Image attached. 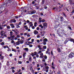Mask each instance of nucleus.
I'll list each match as a JSON object with an SVG mask.
<instances>
[{
    "instance_id": "26",
    "label": "nucleus",
    "mask_w": 74,
    "mask_h": 74,
    "mask_svg": "<svg viewBox=\"0 0 74 74\" xmlns=\"http://www.w3.org/2000/svg\"><path fill=\"white\" fill-rule=\"evenodd\" d=\"M62 14H63V15H64V16L65 17H66V14H65V13H64V12H63Z\"/></svg>"
},
{
    "instance_id": "25",
    "label": "nucleus",
    "mask_w": 74,
    "mask_h": 74,
    "mask_svg": "<svg viewBox=\"0 0 74 74\" xmlns=\"http://www.w3.org/2000/svg\"><path fill=\"white\" fill-rule=\"evenodd\" d=\"M12 51H14V52H16V49H12Z\"/></svg>"
},
{
    "instance_id": "18",
    "label": "nucleus",
    "mask_w": 74,
    "mask_h": 74,
    "mask_svg": "<svg viewBox=\"0 0 74 74\" xmlns=\"http://www.w3.org/2000/svg\"><path fill=\"white\" fill-rule=\"evenodd\" d=\"M10 28H11V27H10V26L9 25H8L7 26V29H10Z\"/></svg>"
},
{
    "instance_id": "45",
    "label": "nucleus",
    "mask_w": 74,
    "mask_h": 74,
    "mask_svg": "<svg viewBox=\"0 0 74 74\" xmlns=\"http://www.w3.org/2000/svg\"><path fill=\"white\" fill-rule=\"evenodd\" d=\"M13 33V32H12V31H10V34H12Z\"/></svg>"
},
{
    "instance_id": "40",
    "label": "nucleus",
    "mask_w": 74,
    "mask_h": 74,
    "mask_svg": "<svg viewBox=\"0 0 74 74\" xmlns=\"http://www.w3.org/2000/svg\"><path fill=\"white\" fill-rule=\"evenodd\" d=\"M40 66H41V67H44V64H41L40 65Z\"/></svg>"
},
{
    "instance_id": "14",
    "label": "nucleus",
    "mask_w": 74,
    "mask_h": 74,
    "mask_svg": "<svg viewBox=\"0 0 74 74\" xmlns=\"http://www.w3.org/2000/svg\"><path fill=\"white\" fill-rule=\"evenodd\" d=\"M30 70H33V68H32V65H30Z\"/></svg>"
},
{
    "instance_id": "8",
    "label": "nucleus",
    "mask_w": 74,
    "mask_h": 74,
    "mask_svg": "<svg viewBox=\"0 0 74 74\" xmlns=\"http://www.w3.org/2000/svg\"><path fill=\"white\" fill-rule=\"evenodd\" d=\"M34 34H37L38 33V32L37 31H36V30H35L34 31Z\"/></svg>"
},
{
    "instance_id": "2",
    "label": "nucleus",
    "mask_w": 74,
    "mask_h": 74,
    "mask_svg": "<svg viewBox=\"0 0 74 74\" xmlns=\"http://www.w3.org/2000/svg\"><path fill=\"white\" fill-rule=\"evenodd\" d=\"M43 44L44 45H46L47 44V43H46V42H47L48 41V39H47L45 38L43 40Z\"/></svg>"
},
{
    "instance_id": "42",
    "label": "nucleus",
    "mask_w": 74,
    "mask_h": 74,
    "mask_svg": "<svg viewBox=\"0 0 74 74\" xmlns=\"http://www.w3.org/2000/svg\"><path fill=\"white\" fill-rule=\"evenodd\" d=\"M16 37L17 38H19L20 37V35H17Z\"/></svg>"
},
{
    "instance_id": "3",
    "label": "nucleus",
    "mask_w": 74,
    "mask_h": 74,
    "mask_svg": "<svg viewBox=\"0 0 74 74\" xmlns=\"http://www.w3.org/2000/svg\"><path fill=\"white\" fill-rule=\"evenodd\" d=\"M43 25V27H44V29H47L48 24L46 23V22H45L44 23Z\"/></svg>"
},
{
    "instance_id": "29",
    "label": "nucleus",
    "mask_w": 74,
    "mask_h": 74,
    "mask_svg": "<svg viewBox=\"0 0 74 74\" xmlns=\"http://www.w3.org/2000/svg\"><path fill=\"white\" fill-rule=\"evenodd\" d=\"M34 56H36V55L37 54V52L36 51L34 53Z\"/></svg>"
},
{
    "instance_id": "56",
    "label": "nucleus",
    "mask_w": 74,
    "mask_h": 74,
    "mask_svg": "<svg viewBox=\"0 0 74 74\" xmlns=\"http://www.w3.org/2000/svg\"><path fill=\"white\" fill-rule=\"evenodd\" d=\"M38 52H39V53H40L42 52V51H39Z\"/></svg>"
},
{
    "instance_id": "27",
    "label": "nucleus",
    "mask_w": 74,
    "mask_h": 74,
    "mask_svg": "<svg viewBox=\"0 0 74 74\" xmlns=\"http://www.w3.org/2000/svg\"><path fill=\"white\" fill-rule=\"evenodd\" d=\"M45 68L46 69H49V67L48 66H46L45 67Z\"/></svg>"
},
{
    "instance_id": "33",
    "label": "nucleus",
    "mask_w": 74,
    "mask_h": 74,
    "mask_svg": "<svg viewBox=\"0 0 74 74\" xmlns=\"http://www.w3.org/2000/svg\"><path fill=\"white\" fill-rule=\"evenodd\" d=\"M7 65L8 66H10V64H9V62H8L7 63Z\"/></svg>"
},
{
    "instance_id": "22",
    "label": "nucleus",
    "mask_w": 74,
    "mask_h": 74,
    "mask_svg": "<svg viewBox=\"0 0 74 74\" xmlns=\"http://www.w3.org/2000/svg\"><path fill=\"white\" fill-rule=\"evenodd\" d=\"M43 48L44 49H47V47H46V46H44L43 47Z\"/></svg>"
},
{
    "instance_id": "23",
    "label": "nucleus",
    "mask_w": 74,
    "mask_h": 74,
    "mask_svg": "<svg viewBox=\"0 0 74 74\" xmlns=\"http://www.w3.org/2000/svg\"><path fill=\"white\" fill-rule=\"evenodd\" d=\"M44 2H45V1L44 0H42V4H44Z\"/></svg>"
},
{
    "instance_id": "31",
    "label": "nucleus",
    "mask_w": 74,
    "mask_h": 74,
    "mask_svg": "<svg viewBox=\"0 0 74 74\" xmlns=\"http://www.w3.org/2000/svg\"><path fill=\"white\" fill-rule=\"evenodd\" d=\"M12 1L11 0H8V1L9 3H10Z\"/></svg>"
},
{
    "instance_id": "48",
    "label": "nucleus",
    "mask_w": 74,
    "mask_h": 74,
    "mask_svg": "<svg viewBox=\"0 0 74 74\" xmlns=\"http://www.w3.org/2000/svg\"><path fill=\"white\" fill-rule=\"evenodd\" d=\"M33 59H35V60H36V57L34 56Z\"/></svg>"
},
{
    "instance_id": "54",
    "label": "nucleus",
    "mask_w": 74,
    "mask_h": 74,
    "mask_svg": "<svg viewBox=\"0 0 74 74\" xmlns=\"http://www.w3.org/2000/svg\"><path fill=\"white\" fill-rule=\"evenodd\" d=\"M36 57H37V58H38V57H39V56L38 55V54H36Z\"/></svg>"
},
{
    "instance_id": "11",
    "label": "nucleus",
    "mask_w": 74,
    "mask_h": 74,
    "mask_svg": "<svg viewBox=\"0 0 74 74\" xmlns=\"http://www.w3.org/2000/svg\"><path fill=\"white\" fill-rule=\"evenodd\" d=\"M26 53H24L23 55V57L25 58V56H26Z\"/></svg>"
},
{
    "instance_id": "63",
    "label": "nucleus",
    "mask_w": 74,
    "mask_h": 74,
    "mask_svg": "<svg viewBox=\"0 0 74 74\" xmlns=\"http://www.w3.org/2000/svg\"><path fill=\"white\" fill-rule=\"evenodd\" d=\"M24 36H26L27 35V34L26 33H25L24 34Z\"/></svg>"
},
{
    "instance_id": "55",
    "label": "nucleus",
    "mask_w": 74,
    "mask_h": 74,
    "mask_svg": "<svg viewBox=\"0 0 74 74\" xmlns=\"http://www.w3.org/2000/svg\"><path fill=\"white\" fill-rule=\"evenodd\" d=\"M29 47H33V45H29Z\"/></svg>"
},
{
    "instance_id": "13",
    "label": "nucleus",
    "mask_w": 74,
    "mask_h": 74,
    "mask_svg": "<svg viewBox=\"0 0 74 74\" xmlns=\"http://www.w3.org/2000/svg\"><path fill=\"white\" fill-rule=\"evenodd\" d=\"M32 57H30L28 59V61H29V62H32Z\"/></svg>"
},
{
    "instance_id": "28",
    "label": "nucleus",
    "mask_w": 74,
    "mask_h": 74,
    "mask_svg": "<svg viewBox=\"0 0 74 74\" xmlns=\"http://www.w3.org/2000/svg\"><path fill=\"white\" fill-rule=\"evenodd\" d=\"M14 42H15V41L14 40H12L11 42V43H12V44H13Z\"/></svg>"
},
{
    "instance_id": "46",
    "label": "nucleus",
    "mask_w": 74,
    "mask_h": 74,
    "mask_svg": "<svg viewBox=\"0 0 74 74\" xmlns=\"http://www.w3.org/2000/svg\"><path fill=\"white\" fill-rule=\"evenodd\" d=\"M40 55H41V56H44V55H43V53H42L40 54Z\"/></svg>"
},
{
    "instance_id": "50",
    "label": "nucleus",
    "mask_w": 74,
    "mask_h": 74,
    "mask_svg": "<svg viewBox=\"0 0 74 74\" xmlns=\"http://www.w3.org/2000/svg\"><path fill=\"white\" fill-rule=\"evenodd\" d=\"M1 36H4V34H0Z\"/></svg>"
},
{
    "instance_id": "21",
    "label": "nucleus",
    "mask_w": 74,
    "mask_h": 74,
    "mask_svg": "<svg viewBox=\"0 0 74 74\" xmlns=\"http://www.w3.org/2000/svg\"><path fill=\"white\" fill-rule=\"evenodd\" d=\"M0 58L1 60H3V59H4V57L3 56H2L0 57Z\"/></svg>"
},
{
    "instance_id": "62",
    "label": "nucleus",
    "mask_w": 74,
    "mask_h": 74,
    "mask_svg": "<svg viewBox=\"0 0 74 74\" xmlns=\"http://www.w3.org/2000/svg\"><path fill=\"white\" fill-rule=\"evenodd\" d=\"M46 73H48V69H47L46 70Z\"/></svg>"
},
{
    "instance_id": "34",
    "label": "nucleus",
    "mask_w": 74,
    "mask_h": 74,
    "mask_svg": "<svg viewBox=\"0 0 74 74\" xmlns=\"http://www.w3.org/2000/svg\"><path fill=\"white\" fill-rule=\"evenodd\" d=\"M4 33V31L1 30V32L0 34H3Z\"/></svg>"
},
{
    "instance_id": "35",
    "label": "nucleus",
    "mask_w": 74,
    "mask_h": 74,
    "mask_svg": "<svg viewBox=\"0 0 74 74\" xmlns=\"http://www.w3.org/2000/svg\"><path fill=\"white\" fill-rule=\"evenodd\" d=\"M58 7H56V8H53V10H55V9H58Z\"/></svg>"
},
{
    "instance_id": "51",
    "label": "nucleus",
    "mask_w": 74,
    "mask_h": 74,
    "mask_svg": "<svg viewBox=\"0 0 74 74\" xmlns=\"http://www.w3.org/2000/svg\"><path fill=\"white\" fill-rule=\"evenodd\" d=\"M40 56V58H43V56Z\"/></svg>"
},
{
    "instance_id": "36",
    "label": "nucleus",
    "mask_w": 74,
    "mask_h": 74,
    "mask_svg": "<svg viewBox=\"0 0 74 74\" xmlns=\"http://www.w3.org/2000/svg\"><path fill=\"white\" fill-rule=\"evenodd\" d=\"M31 55L32 56V57H33L34 56V53H31Z\"/></svg>"
},
{
    "instance_id": "15",
    "label": "nucleus",
    "mask_w": 74,
    "mask_h": 74,
    "mask_svg": "<svg viewBox=\"0 0 74 74\" xmlns=\"http://www.w3.org/2000/svg\"><path fill=\"white\" fill-rule=\"evenodd\" d=\"M42 18H39V22L40 23H41V22H42V20H41Z\"/></svg>"
},
{
    "instance_id": "4",
    "label": "nucleus",
    "mask_w": 74,
    "mask_h": 74,
    "mask_svg": "<svg viewBox=\"0 0 74 74\" xmlns=\"http://www.w3.org/2000/svg\"><path fill=\"white\" fill-rule=\"evenodd\" d=\"M68 41H70V38H67L64 41V44H67V42H68Z\"/></svg>"
},
{
    "instance_id": "59",
    "label": "nucleus",
    "mask_w": 74,
    "mask_h": 74,
    "mask_svg": "<svg viewBox=\"0 0 74 74\" xmlns=\"http://www.w3.org/2000/svg\"><path fill=\"white\" fill-rule=\"evenodd\" d=\"M3 41V39H0V42H1Z\"/></svg>"
},
{
    "instance_id": "16",
    "label": "nucleus",
    "mask_w": 74,
    "mask_h": 74,
    "mask_svg": "<svg viewBox=\"0 0 74 74\" xmlns=\"http://www.w3.org/2000/svg\"><path fill=\"white\" fill-rule=\"evenodd\" d=\"M19 41L20 42V44H23V43L24 41L23 40H21Z\"/></svg>"
},
{
    "instance_id": "19",
    "label": "nucleus",
    "mask_w": 74,
    "mask_h": 74,
    "mask_svg": "<svg viewBox=\"0 0 74 74\" xmlns=\"http://www.w3.org/2000/svg\"><path fill=\"white\" fill-rule=\"evenodd\" d=\"M32 22H30L29 23V25H30V26H33V24H32Z\"/></svg>"
},
{
    "instance_id": "38",
    "label": "nucleus",
    "mask_w": 74,
    "mask_h": 74,
    "mask_svg": "<svg viewBox=\"0 0 74 74\" xmlns=\"http://www.w3.org/2000/svg\"><path fill=\"white\" fill-rule=\"evenodd\" d=\"M18 63H19V64H22V62L20 61H18Z\"/></svg>"
},
{
    "instance_id": "9",
    "label": "nucleus",
    "mask_w": 74,
    "mask_h": 74,
    "mask_svg": "<svg viewBox=\"0 0 74 74\" xmlns=\"http://www.w3.org/2000/svg\"><path fill=\"white\" fill-rule=\"evenodd\" d=\"M20 44V42L18 41L16 42V45H19Z\"/></svg>"
},
{
    "instance_id": "41",
    "label": "nucleus",
    "mask_w": 74,
    "mask_h": 74,
    "mask_svg": "<svg viewBox=\"0 0 74 74\" xmlns=\"http://www.w3.org/2000/svg\"><path fill=\"white\" fill-rule=\"evenodd\" d=\"M35 7L36 8V9H37V10L39 8V7H38V6H35Z\"/></svg>"
},
{
    "instance_id": "60",
    "label": "nucleus",
    "mask_w": 74,
    "mask_h": 74,
    "mask_svg": "<svg viewBox=\"0 0 74 74\" xmlns=\"http://www.w3.org/2000/svg\"><path fill=\"white\" fill-rule=\"evenodd\" d=\"M68 28H69V29H70V30H71V27H68Z\"/></svg>"
},
{
    "instance_id": "10",
    "label": "nucleus",
    "mask_w": 74,
    "mask_h": 74,
    "mask_svg": "<svg viewBox=\"0 0 74 74\" xmlns=\"http://www.w3.org/2000/svg\"><path fill=\"white\" fill-rule=\"evenodd\" d=\"M38 16L36 14L33 15L32 16V18H36V17H38Z\"/></svg>"
},
{
    "instance_id": "52",
    "label": "nucleus",
    "mask_w": 74,
    "mask_h": 74,
    "mask_svg": "<svg viewBox=\"0 0 74 74\" xmlns=\"http://www.w3.org/2000/svg\"><path fill=\"white\" fill-rule=\"evenodd\" d=\"M10 56V57H11V56H12V53H10V55H9Z\"/></svg>"
},
{
    "instance_id": "39",
    "label": "nucleus",
    "mask_w": 74,
    "mask_h": 74,
    "mask_svg": "<svg viewBox=\"0 0 74 74\" xmlns=\"http://www.w3.org/2000/svg\"><path fill=\"white\" fill-rule=\"evenodd\" d=\"M11 69H12V70H13L14 69H15V67L14 66H13V67H11Z\"/></svg>"
},
{
    "instance_id": "53",
    "label": "nucleus",
    "mask_w": 74,
    "mask_h": 74,
    "mask_svg": "<svg viewBox=\"0 0 74 74\" xmlns=\"http://www.w3.org/2000/svg\"><path fill=\"white\" fill-rule=\"evenodd\" d=\"M27 27V25H24V28H26V27Z\"/></svg>"
},
{
    "instance_id": "32",
    "label": "nucleus",
    "mask_w": 74,
    "mask_h": 74,
    "mask_svg": "<svg viewBox=\"0 0 74 74\" xmlns=\"http://www.w3.org/2000/svg\"><path fill=\"white\" fill-rule=\"evenodd\" d=\"M42 22H45V20L44 19H42Z\"/></svg>"
},
{
    "instance_id": "20",
    "label": "nucleus",
    "mask_w": 74,
    "mask_h": 74,
    "mask_svg": "<svg viewBox=\"0 0 74 74\" xmlns=\"http://www.w3.org/2000/svg\"><path fill=\"white\" fill-rule=\"evenodd\" d=\"M0 45H5V44L3 42H2L1 43Z\"/></svg>"
},
{
    "instance_id": "47",
    "label": "nucleus",
    "mask_w": 74,
    "mask_h": 74,
    "mask_svg": "<svg viewBox=\"0 0 74 74\" xmlns=\"http://www.w3.org/2000/svg\"><path fill=\"white\" fill-rule=\"evenodd\" d=\"M37 42L39 43V42H40V40H37Z\"/></svg>"
},
{
    "instance_id": "61",
    "label": "nucleus",
    "mask_w": 74,
    "mask_h": 74,
    "mask_svg": "<svg viewBox=\"0 0 74 74\" xmlns=\"http://www.w3.org/2000/svg\"><path fill=\"white\" fill-rule=\"evenodd\" d=\"M35 28V27H34V26L32 27V29H34Z\"/></svg>"
},
{
    "instance_id": "6",
    "label": "nucleus",
    "mask_w": 74,
    "mask_h": 74,
    "mask_svg": "<svg viewBox=\"0 0 74 74\" xmlns=\"http://www.w3.org/2000/svg\"><path fill=\"white\" fill-rule=\"evenodd\" d=\"M23 49L24 50V51H25L26 52H28V51H29V49L27 48H24Z\"/></svg>"
},
{
    "instance_id": "44",
    "label": "nucleus",
    "mask_w": 74,
    "mask_h": 74,
    "mask_svg": "<svg viewBox=\"0 0 74 74\" xmlns=\"http://www.w3.org/2000/svg\"><path fill=\"white\" fill-rule=\"evenodd\" d=\"M37 38H40V36L39 35H38L37 36Z\"/></svg>"
},
{
    "instance_id": "57",
    "label": "nucleus",
    "mask_w": 74,
    "mask_h": 74,
    "mask_svg": "<svg viewBox=\"0 0 74 74\" xmlns=\"http://www.w3.org/2000/svg\"><path fill=\"white\" fill-rule=\"evenodd\" d=\"M22 70H25V67H22Z\"/></svg>"
},
{
    "instance_id": "49",
    "label": "nucleus",
    "mask_w": 74,
    "mask_h": 74,
    "mask_svg": "<svg viewBox=\"0 0 74 74\" xmlns=\"http://www.w3.org/2000/svg\"><path fill=\"white\" fill-rule=\"evenodd\" d=\"M22 24V22H19V23H18V25H21Z\"/></svg>"
},
{
    "instance_id": "64",
    "label": "nucleus",
    "mask_w": 74,
    "mask_h": 74,
    "mask_svg": "<svg viewBox=\"0 0 74 74\" xmlns=\"http://www.w3.org/2000/svg\"><path fill=\"white\" fill-rule=\"evenodd\" d=\"M11 37H8V40H10V39H11Z\"/></svg>"
},
{
    "instance_id": "43",
    "label": "nucleus",
    "mask_w": 74,
    "mask_h": 74,
    "mask_svg": "<svg viewBox=\"0 0 74 74\" xmlns=\"http://www.w3.org/2000/svg\"><path fill=\"white\" fill-rule=\"evenodd\" d=\"M3 27H1L0 25V29H1V30H2V29H3Z\"/></svg>"
},
{
    "instance_id": "12",
    "label": "nucleus",
    "mask_w": 74,
    "mask_h": 74,
    "mask_svg": "<svg viewBox=\"0 0 74 74\" xmlns=\"http://www.w3.org/2000/svg\"><path fill=\"white\" fill-rule=\"evenodd\" d=\"M36 12V11L35 10H34L31 12V14H35Z\"/></svg>"
},
{
    "instance_id": "30",
    "label": "nucleus",
    "mask_w": 74,
    "mask_h": 74,
    "mask_svg": "<svg viewBox=\"0 0 74 74\" xmlns=\"http://www.w3.org/2000/svg\"><path fill=\"white\" fill-rule=\"evenodd\" d=\"M15 37V35H12V36H11V38H14Z\"/></svg>"
},
{
    "instance_id": "7",
    "label": "nucleus",
    "mask_w": 74,
    "mask_h": 74,
    "mask_svg": "<svg viewBox=\"0 0 74 74\" xmlns=\"http://www.w3.org/2000/svg\"><path fill=\"white\" fill-rule=\"evenodd\" d=\"M69 41H71V42H73V43H74V39L72 38H69Z\"/></svg>"
},
{
    "instance_id": "1",
    "label": "nucleus",
    "mask_w": 74,
    "mask_h": 74,
    "mask_svg": "<svg viewBox=\"0 0 74 74\" xmlns=\"http://www.w3.org/2000/svg\"><path fill=\"white\" fill-rule=\"evenodd\" d=\"M74 56V53H71L69 56V58H72Z\"/></svg>"
},
{
    "instance_id": "24",
    "label": "nucleus",
    "mask_w": 74,
    "mask_h": 74,
    "mask_svg": "<svg viewBox=\"0 0 74 74\" xmlns=\"http://www.w3.org/2000/svg\"><path fill=\"white\" fill-rule=\"evenodd\" d=\"M69 2L70 3V4H72V3H73V0H70Z\"/></svg>"
},
{
    "instance_id": "58",
    "label": "nucleus",
    "mask_w": 74,
    "mask_h": 74,
    "mask_svg": "<svg viewBox=\"0 0 74 74\" xmlns=\"http://www.w3.org/2000/svg\"><path fill=\"white\" fill-rule=\"evenodd\" d=\"M11 27H12V28H14V27H15V26L14 25H13L11 26Z\"/></svg>"
},
{
    "instance_id": "17",
    "label": "nucleus",
    "mask_w": 74,
    "mask_h": 74,
    "mask_svg": "<svg viewBox=\"0 0 74 74\" xmlns=\"http://www.w3.org/2000/svg\"><path fill=\"white\" fill-rule=\"evenodd\" d=\"M57 50L58 52H61V51H60V49L59 48H58L57 49Z\"/></svg>"
},
{
    "instance_id": "5",
    "label": "nucleus",
    "mask_w": 74,
    "mask_h": 74,
    "mask_svg": "<svg viewBox=\"0 0 74 74\" xmlns=\"http://www.w3.org/2000/svg\"><path fill=\"white\" fill-rule=\"evenodd\" d=\"M10 23H13V22H14V23H15V22H16V20H15V19L10 20Z\"/></svg>"
},
{
    "instance_id": "37",
    "label": "nucleus",
    "mask_w": 74,
    "mask_h": 74,
    "mask_svg": "<svg viewBox=\"0 0 74 74\" xmlns=\"http://www.w3.org/2000/svg\"><path fill=\"white\" fill-rule=\"evenodd\" d=\"M44 57H45V59H47V56H46V55H45L44 56Z\"/></svg>"
}]
</instances>
